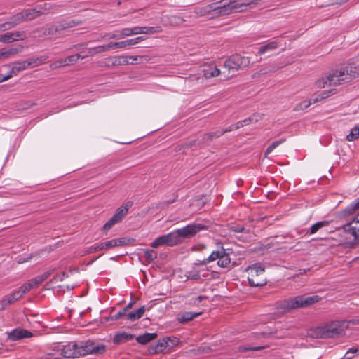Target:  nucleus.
Listing matches in <instances>:
<instances>
[{"mask_svg":"<svg viewBox=\"0 0 359 359\" xmlns=\"http://www.w3.org/2000/svg\"><path fill=\"white\" fill-rule=\"evenodd\" d=\"M116 48H125L126 46H129L128 40L116 42Z\"/></svg>","mask_w":359,"mask_h":359,"instance_id":"57","label":"nucleus"},{"mask_svg":"<svg viewBox=\"0 0 359 359\" xmlns=\"http://www.w3.org/2000/svg\"><path fill=\"white\" fill-rule=\"evenodd\" d=\"M177 244H179V239L177 237L175 231H173L168 234L156 238L151 242V246L154 248H156L161 245L172 247Z\"/></svg>","mask_w":359,"mask_h":359,"instance_id":"12","label":"nucleus"},{"mask_svg":"<svg viewBox=\"0 0 359 359\" xmlns=\"http://www.w3.org/2000/svg\"><path fill=\"white\" fill-rule=\"evenodd\" d=\"M8 337H33V334L27 330L21 327H17L8 333Z\"/></svg>","mask_w":359,"mask_h":359,"instance_id":"25","label":"nucleus"},{"mask_svg":"<svg viewBox=\"0 0 359 359\" xmlns=\"http://www.w3.org/2000/svg\"><path fill=\"white\" fill-rule=\"evenodd\" d=\"M359 353V349L357 348H350L345 354V359H351V357H349L350 354H356Z\"/></svg>","mask_w":359,"mask_h":359,"instance_id":"53","label":"nucleus"},{"mask_svg":"<svg viewBox=\"0 0 359 359\" xmlns=\"http://www.w3.org/2000/svg\"><path fill=\"white\" fill-rule=\"evenodd\" d=\"M144 34L159 33L162 31L161 27H144Z\"/></svg>","mask_w":359,"mask_h":359,"instance_id":"41","label":"nucleus"},{"mask_svg":"<svg viewBox=\"0 0 359 359\" xmlns=\"http://www.w3.org/2000/svg\"><path fill=\"white\" fill-rule=\"evenodd\" d=\"M254 2H251L253 4ZM250 3H239L238 1L224 2V0L217 1L203 6L194 8V13L198 16H209L211 18L228 15L233 13L245 11Z\"/></svg>","mask_w":359,"mask_h":359,"instance_id":"1","label":"nucleus"},{"mask_svg":"<svg viewBox=\"0 0 359 359\" xmlns=\"http://www.w3.org/2000/svg\"><path fill=\"white\" fill-rule=\"evenodd\" d=\"M31 280H32V282H34L33 284H34V287L39 286L40 284H41L43 282V280H42V278L40 276H38L33 279H31Z\"/></svg>","mask_w":359,"mask_h":359,"instance_id":"56","label":"nucleus"},{"mask_svg":"<svg viewBox=\"0 0 359 359\" xmlns=\"http://www.w3.org/2000/svg\"><path fill=\"white\" fill-rule=\"evenodd\" d=\"M217 259V265L219 267L228 268L230 266L231 258L229 257V255L226 252V250L222 246H221L218 250L212 251L208 257L199 261L198 263H195L194 265L196 267L199 265H205L208 263Z\"/></svg>","mask_w":359,"mask_h":359,"instance_id":"7","label":"nucleus"},{"mask_svg":"<svg viewBox=\"0 0 359 359\" xmlns=\"http://www.w3.org/2000/svg\"><path fill=\"white\" fill-rule=\"evenodd\" d=\"M355 212V210L353 208V207L350 204L340 212V215L341 217H347L353 215Z\"/></svg>","mask_w":359,"mask_h":359,"instance_id":"38","label":"nucleus"},{"mask_svg":"<svg viewBox=\"0 0 359 359\" xmlns=\"http://www.w3.org/2000/svg\"><path fill=\"white\" fill-rule=\"evenodd\" d=\"M51 275V271H47L44 272L43 274L40 275L42 280H46Z\"/></svg>","mask_w":359,"mask_h":359,"instance_id":"63","label":"nucleus"},{"mask_svg":"<svg viewBox=\"0 0 359 359\" xmlns=\"http://www.w3.org/2000/svg\"><path fill=\"white\" fill-rule=\"evenodd\" d=\"M103 53V50L102 48V46H97L93 48H88V55L93 57L97 54Z\"/></svg>","mask_w":359,"mask_h":359,"instance_id":"39","label":"nucleus"},{"mask_svg":"<svg viewBox=\"0 0 359 359\" xmlns=\"http://www.w3.org/2000/svg\"><path fill=\"white\" fill-rule=\"evenodd\" d=\"M104 37L107 38L108 39H121L119 37V33L118 34H106Z\"/></svg>","mask_w":359,"mask_h":359,"instance_id":"60","label":"nucleus"},{"mask_svg":"<svg viewBox=\"0 0 359 359\" xmlns=\"http://www.w3.org/2000/svg\"><path fill=\"white\" fill-rule=\"evenodd\" d=\"M57 6L50 3H44L36 5L34 8L36 11V15L41 16L50 13Z\"/></svg>","mask_w":359,"mask_h":359,"instance_id":"18","label":"nucleus"},{"mask_svg":"<svg viewBox=\"0 0 359 359\" xmlns=\"http://www.w3.org/2000/svg\"><path fill=\"white\" fill-rule=\"evenodd\" d=\"M13 35V38L15 39V41L23 40L26 38V33L25 31H16L11 32Z\"/></svg>","mask_w":359,"mask_h":359,"instance_id":"43","label":"nucleus"},{"mask_svg":"<svg viewBox=\"0 0 359 359\" xmlns=\"http://www.w3.org/2000/svg\"><path fill=\"white\" fill-rule=\"evenodd\" d=\"M249 64L250 59L248 57L236 54L233 55L225 60L224 62V67L229 72L231 71L236 72L248 66Z\"/></svg>","mask_w":359,"mask_h":359,"instance_id":"9","label":"nucleus"},{"mask_svg":"<svg viewBox=\"0 0 359 359\" xmlns=\"http://www.w3.org/2000/svg\"><path fill=\"white\" fill-rule=\"evenodd\" d=\"M13 27L10 21L0 24V32L12 29Z\"/></svg>","mask_w":359,"mask_h":359,"instance_id":"50","label":"nucleus"},{"mask_svg":"<svg viewBox=\"0 0 359 359\" xmlns=\"http://www.w3.org/2000/svg\"><path fill=\"white\" fill-rule=\"evenodd\" d=\"M280 46V44L276 41H270L268 43L262 46L259 50L258 54L262 55L264 54L269 51H273L278 48Z\"/></svg>","mask_w":359,"mask_h":359,"instance_id":"22","label":"nucleus"},{"mask_svg":"<svg viewBox=\"0 0 359 359\" xmlns=\"http://www.w3.org/2000/svg\"><path fill=\"white\" fill-rule=\"evenodd\" d=\"M344 229L346 233L353 237L351 242V245H354L359 241V228L352 226V224H348L344 226Z\"/></svg>","mask_w":359,"mask_h":359,"instance_id":"19","label":"nucleus"},{"mask_svg":"<svg viewBox=\"0 0 359 359\" xmlns=\"http://www.w3.org/2000/svg\"><path fill=\"white\" fill-rule=\"evenodd\" d=\"M31 66V62L29 60L14 62L13 65L11 68V72L13 74H16L20 71L25 70Z\"/></svg>","mask_w":359,"mask_h":359,"instance_id":"24","label":"nucleus"},{"mask_svg":"<svg viewBox=\"0 0 359 359\" xmlns=\"http://www.w3.org/2000/svg\"><path fill=\"white\" fill-rule=\"evenodd\" d=\"M266 347H268V346H249V347L244 348V350L245 351H261Z\"/></svg>","mask_w":359,"mask_h":359,"instance_id":"55","label":"nucleus"},{"mask_svg":"<svg viewBox=\"0 0 359 359\" xmlns=\"http://www.w3.org/2000/svg\"><path fill=\"white\" fill-rule=\"evenodd\" d=\"M102 250H103V246H102L101 243H99V244H95V245H92L89 248L88 252L89 253H93V252H96L97 251Z\"/></svg>","mask_w":359,"mask_h":359,"instance_id":"51","label":"nucleus"},{"mask_svg":"<svg viewBox=\"0 0 359 359\" xmlns=\"http://www.w3.org/2000/svg\"><path fill=\"white\" fill-rule=\"evenodd\" d=\"M320 297L318 295L309 296L304 297L303 296H297L282 302L280 308L284 312L288 311L293 309L305 307L313 304L320 300Z\"/></svg>","mask_w":359,"mask_h":359,"instance_id":"6","label":"nucleus"},{"mask_svg":"<svg viewBox=\"0 0 359 359\" xmlns=\"http://www.w3.org/2000/svg\"><path fill=\"white\" fill-rule=\"evenodd\" d=\"M128 240L126 238L112 239L106 242L101 243L103 250H109L116 246H123L127 245Z\"/></svg>","mask_w":359,"mask_h":359,"instance_id":"17","label":"nucleus"},{"mask_svg":"<svg viewBox=\"0 0 359 359\" xmlns=\"http://www.w3.org/2000/svg\"><path fill=\"white\" fill-rule=\"evenodd\" d=\"M22 12L24 14L25 21L32 20L39 17L38 15H36V11L34 8L25 9L22 11Z\"/></svg>","mask_w":359,"mask_h":359,"instance_id":"29","label":"nucleus"},{"mask_svg":"<svg viewBox=\"0 0 359 359\" xmlns=\"http://www.w3.org/2000/svg\"><path fill=\"white\" fill-rule=\"evenodd\" d=\"M22 297L18 290L13 291L9 296L4 297L0 301V311L4 310L6 307L11 305Z\"/></svg>","mask_w":359,"mask_h":359,"instance_id":"16","label":"nucleus"},{"mask_svg":"<svg viewBox=\"0 0 359 359\" xmlns=\"http://www.w3.org/2000/svg\"><path fill=\"white\" fill-rule=\"evenodd\" d=\"M55 28H57V33L60 34L62 31H66L65 20L63 19L54 22Z\"/></svg>","mask_w":359,"mask_h":359,"instance_id":"44","label":"nucleus"},{"mask_svg":"<svg viewBox=\"0 0 359 359\" xmlns=\"http://www.w3.org/2000/svg\"><path fill=\"white\" fill-rule=\"evenodd\" d=\"M351 206L355 210V211H358L359 210V197L354 200L351 203Z\"/></svg>","mask_w":359,"mask_h":359,"instance_id":"59","label":"nucleus"},{"mask_svg":"<svg viewBox=\"0 0 359 359\" xmlns=\"http://www.w3.org/2000/svg\"><path fill=\"white\" fill-rule=\"evenodd\" d=\"M133 35L144 34V27H131Z\"/></svg>","mask_w":359,"mask_h":359,"instance_id":"54","label":"nucleus"},{"mask_svg":"<svg viewBox=\"0 0 359 359\" xmlns=\"http://www.w3.org/2000/svg\"><path fill=\"white\" fill-rule=\"evenodd\" d=\"M311 101L310 100H304L301 102L300 103L297 104L294 108V111H300V110H304L306 108H308L311 105Z\"/></svg>","mask_w":359,"mask_h":359,"instance_id":"40","label":"nucleus"},{"mask_svg":"<svg viewBox=\"0 0 359 359\" xmlns=\"http://www.w3.org/2000/svg\"><path fill=\"white\" fill-rule=\"evenodd\" d=\"M264 337H268L269 335L273 334V333L271 331V328L269 326H266L262 332Z\"/></svg>","mask_w":359,"mask_h":359,"instance_id":"58","label":"nucleus"},{"mask_svg":"<svg viewBox=\"0 0 359 359\" xmlns=\"http://www.w3.org/2000/svg\"><path fill=\"white\" fill-rule=\"evenodd\" d=\"M41 31L42 32L43 36H50V35H56L57 33V28H55V25L54 22L48 23L45 26L41 27L40 29H37L35 32Z\"/></svg>","mask_w":359,"mask_h":359,"instance_id":"21","label":"nucleus"},{"mask_svg":"<svg viewBox=\"0 0 359 359\" xmlns=\"http://www.w3.org/2000/svg\"><path fill=\"white\" fill-rule=\"evenodd\" d=\"M203 72L206 79L218 76L221 73L220 70L215 65L205 67L203 69Z\"/></svg>","mask_w":359,"mask_h":359,"instance_id":"20","label":"nucleus"},{"mask_svg":"<svg viewBox=\"0 0 359 359\" xmlns=\"http://www.w3.org/2000/svg\"><path fill=\"white\" fill-rule=\"evenodd\" d=\"M201 313V312H184L178 314L177 320L182 323H187L198 316Z\"/></svg>","mask_w":359,"mask_h":359,"instance_id":"23","label":"nucleus"},{"mask_svg":"<svg viewBox=\"0 0 359 359\" xmlns=\"http://www.w3.org/2000/svg\"><path fill=\"white\" fill-rule=\"evenodd\" d=\"M230 231L237 233L244 232L245 228L241 225H233L230 227Z\"/></svg>","mask_w":359,"mask_h":359,"instance_id":"52","label":"nucleus"},{"mask_svg":"<svg viewBox=\"0 0 359 359\" xmlns=\"http://www.w3.org/2000/svg\"><path fill=\"white\" fill-rule=\"evenodd\" d=\"M101 46H102L103 52L108 51L109 50H110L111 48H116V47H117L116 42H110L107 44H104V45H101Z\"/></svg>","mask_w":359,"mask_h":359,"instance_id":"49","label":"nucleus"},{"mask_svg":"<svg viewBox=\"0 0 359 359\" xmlns=\"http://www.w3.org/2000/svg\"><path fill=\"white\" fill-rule=\"evenodd\" d=\"M248 273V280L250 286L260 287L266 284L264 277V268L259 263L252 264L246 269Z\"/></svg>","mask_w":359,"mask_h":359,"instance_id":"8","label":"nucleus"},{"mask_svg":"<svg viewBox=\"0 0 359 359\" xmlns=\"http://www.w3.org/2000/svg\"><path fill=\"white\" fill-rule=\"evenodd\" d=\"M285 141V139L283 138L279 140L274 141L272 142L266 149V154H269L273 151L274 149L278 147L280 144L283 143Z\"/></svg>","mask_w":359,"mask_h":359,"instance_id":"35","label":"nucleus"},{"mask_svg":"<svg viewBox=\"0 0 359 359\" xmlns=\"http://www.w3.org/2000/svg\"><path fill=\"white\" fill-rule=\"evenodd\" d=\"M128 208L126 207L124 208H119L116 212L111 217V218L107 221L104 225L103 226L102 229L104 231H109L114 224L116 223L121 222L124 216L126 215L128 212Z\"/></svg>","mask_w":359,"mask_h":359,"instance_id":"13","label":"nucleus"},{"mask_svg":"<svg viewBox=\"0 0 359 359\" xmlns=\"http://www.w3.org/2000/svg\"><path fill=\"white\" fill-rule=\"evenodd\" d=\"M133 302H130L128 303L123 309V310H125V313H132L131 311H130L132 307H133ZM135 311H133V312H134Z\"/></svg>","mask_w":359,"mask_h":359,"instance_id":"61","label":"nucleus"},{"mask_svg":"<svg viewBox=\"0 0 359 359\" xmlns=\"http://www.w3.org/2000/svg\"><path fill=\"white\" fill-rule=\"evenodd\" d=\"M13 41H15V39L13 38L11 32H8L0 35V42L9 43Z\"/></svg>","mask_w":359,"mask_h":359,"instance_id":"36","label":"nucleus"},{"mask_svg":"<svg viewBox=\"0 0 359 359\" xmlns=\"http://www.w3.org/2000/svg\"><path fill=\"white\" fill-rule=\"evenodd\" d=\"M138 343L147 345L150 354H156L179 343V338H136Z\"/></svg>","mask_w":359,"mask_h":359,"instance_id":"5","label":"nucleus"},{"mask_svg":"<svg viewBox=\"0 0 359 359\" xmlns=\"http://www.w3.org/2000/svg\"><path fill=\"white\" fill-rule=\"evenodd\" d=\"M20 50H21L20 48H12L7 50H4V58H8V57H10L11 55H16L17 53L20 52Z\"/></svg>","mask_w":359,"mask_h":359,"instance_id":"45","label":"nucleus"},{"mask_svg":"<svg viewBox=\"0 0 359 359\" xmlns=\"http://www.w3.org/2000/svg\"><path fill=\"white\" fill-rule=\"evenodd\" d=\"M34 282H32L30 280L27 283L22 285L18 290V292L20 294L21 297L23 296L24 294L29 292L31 289L34 287L33 284Z\"/></svg>","mask_w":359,"mask_h":359,"instance_id":"32","label":"nucleus"},{"mask_svg":"<svg viewBox=\"0 0 359 359\" xmlns=\"http://www.w3.org/2000/svg\"><path fill=\"white\" fill-rule=\"evenodd\" d=\"M144 254L147 262L151 263L157 258V253L153 250H145Z\"/></svg>","mask_w":359,"mask_h":359,"instance_id":"33","label":"nucleus"},{"mask_svg":"<svg viewBox=\"0 0 359 359\" xmlns=\"http://www.w3.org/2000/svg\"><path fill=\"white\" fill-rule=\"evenodd\" d=\"M358 75L359 69L357 67L351 65L341 66L320 79L316 81V86L325 88L327 86L342 85L351 82Z\"/></svg>","mask_w":359,"mask_h":359,"instance_id":"2","label":"nucleus"},{"mask_svg":"<svg viewBox=\"0 0 359 359\" xmlns=\"http://www.w3.org/2000/svg\"><path fill=\"white\" fill-rule=\"evenodd\" d=\"M65 20V25L66 30L78 26L82 23V21L77 19H63Z\"/></svg>","mask_w":359,"mask_h":359,"instance_id":"31","label":"nucleus"},{"mask_svg":"<svg viewBox=\"0 0 359 359\" xmlns=\"http://www.w3.org/2000/svg\"><path fill=\"white\" fill-rule=\"evenodd\" d=\"M107 60L108 61V63H106L104 66L108 68L112 66H121L133 64V62H130L129 57L124 55H115L113 57H109L107 58Z\"/></svg>","mask_w":359,"mask_h":359,"instance_id":"15","label":"nucleus"},{"mask_svg":"<svg viewBox=\"0 0 359 359\" xmlns=\"http://www.w3.org/2000/svg\"><path fill=\"white\" fill-rule=\"evenodd\" d=\"M358 320H334L327 323L322 326H318L312 330L315 337H334L346 335V330L349 328L351 324L358 323Z\"/></svg>","mask_w":359,"mask_h":359,"instance_id":"4","label":"nucleus"},{"mask_svg":"<svg viewBox=\"0 0 359 359\" xmlns=\"http://www.w3.org/2000/svg\"><path fill=\"white\" fill-rule=\"evenodd\" d=\"M250 122V118H246L245 120L240 121L237 122L236 123L233 124V128H234L235 130H237L245 125L249 124Z\"/></svg>","mask_w":359,"mask_h":359,"instance_id":"48","label":"nucleus"},{"mask_svg":"<svg viewBox=\"0 0 359 359\" xmlns=\"http://www.w3.org/2000/svg\"><path fill=\"white\" fill-rule=\"evenodd\" d=\"M329 225L328 221H320L315 223L313 224L309 231H307L306 233L308 234H314L316 233L319 229L325 227Z\"/></svg>","mask_w":359,"mask_h":359,"instance_id":"26","label":"nucleus"},{"mask_svg":"<svg viewBox=\"0 0 359 359\" xmlns=\"http://www.w3.org/2000/svg\"><path fill=\"white\" fill-rule=\"evenodd\" d=\"M145 311V306L140 307L138 309L135 310L134 312L132 313H125V310H123L122 309L114 315H112L110 317L107 318V320H109V319L112 320L124 319L128 320L130 322H134L142 318Z\"/></svg>","mask_w":359,"mask_h":359,"instance_id":"11","label":"nucleus"},{"mask_svg":"<svg viewBox=\"0 0 359 359\" xmlns=\"http://www.w3.org/2000/svg\"><path fill=\"white\" fill-rule=\"evenodd\" d=\"M81 55L80 54H75L70 55L69 57H67L65 59V62L67 63V66L69 65L74 64L78 62V60L80 59Z\"/></svg>","mask_w":359,"mask_h":359,"instance_id":"37","label":"nucleus"},{"mask_svg":"<svg viewBox=\"0 0 359 359\" xmlns=\"http://www.w3.org/2000/svg\"><path fill=\"white\" fill-rule=\"evenodd\" d=\"M224 134V132L220 130H217L215 132H210L206 134H204L202 137V140L203 142H209L215 138H218Z\"/></svg>","mask_w":359,"mask_h":359,"instance_id":"27","label":"nucleus"},{"mask_svg":"<svg viewBox=\"0 0 359 359\" xmlns=\"http://www.w3.org/2000/svg\"><path fill=\"white\" fill-rule=\"evenodd\" d=\"M359 138V125L353 128L350 133L346 136L348 141H354Z\"/></svg>","mask_w":359,"mask_h":359,"instance_id":"30","label":"nucleus"},{"mask_svg":"<svg viewBox=\"0 0 359 359\" xmlns=\"http://www.w3.org/2000/svg\"><path fill=\"white\" fill-rule=\"evenodd\" d=\"M106 346L88 339L79 344L70 343L63 346L62 354L68 358H76L89 354H100L105 351Z\"/></svg>","mask_w":359,"mask_h":359,"instance_id":"3","label":"nucleus"},{"mask_svg":"<svg viewBox=\"0 0 359 359\" xmlns=\"http://www.w3.org/2000/svg\"><path fill=\"white\" fill-rule=\"evenodd\" d=\"M9 21L11 22L13 27L22 22H25L23 12L22 11L14 15L11 18Z\"/></svg>","mask_w":359,"mask_h":359,"instance_id":"28","label":"nucleus"},{"mask_svg":"<svg viewBox=\"0 0 359 359\" xmlns=\"http://www.w3.org/2000/svg\"><path fill=\"white\" fill-rule=\"evenodd\" d=\"M67 66V63L65 62V59L58 60L50 65V68L55 69L62 67Z\"/></svg>","mask_w":359,"mask_h":359,"instance_id":"46","label":"nucleus"},{"mask_svg":"<svg viewBox=\"0 0 359 359\" xmlns=\"http://www.w3.org/2000/svg\"><path fill=\"white\" fill-rule=\"evenodd\" d=\"M48 59V55H41L37 58L29 59L31 66L36 67L44 63Z\"/></svg>","mask_w":359,"mask_h":359,"instance_id":"34","label":"nucleus"},{"mask_svg":"<svg viewBox=\"0 0 359 359\" xmlns=\"http://www.w3.org/2000/svg\"><path fill=\"white\" fill-rule=\"evenodd\" d=\"M145 39L144 36H137L134 39H127L129 46H133L139 43L140 42L144 41Z\"/></svg>","mask_w":359,"mask_h":359,"instance_id":"47","label":"nucleus"},{"mask_svg":"<svg viewBox=\"0 0 359 359\" xmlns=\"http://www.w3.org/2000/svg\"><path fill=\"white\" fill-rule=\"evenodd\" d=\"M132 28L125 27L119 32V37L123 39L125 37L133 36Z\"/></svg>","mask_w":359,"mask_h":359,"instance_id":"42","label":"nucleus"},{"mask_svg":"<svg viewBox=\"0 0 359 359\" xmlns=\"http://www.w3.org/2000/svg\"><path fill=\"white\" fill-rule=\"evenodd\" d=\"M209 276V270L207 267L198 269L194 266L191 271L187 272V278L189 280H198L201 279H207Z\"/></svg>","mask_w":359,"mask_h":359,"instance_id":"14","label":"nucleus"},{"mask_svg":"<svg viewBox=\"0 0 359 359\" xmlns=\"http://www.w3.org/2000/svg\"><path fill=\"white\" fill-rule=\"evenodd\" d=\"M199 145L198 140H192L184 144L185 147H191L192 146Z\"/></svg>","mask_w":359,"mask_h":359,"instance_id":"64","label":"nucleus"},{"mask_svg":"<svg viewBox=\"0 0 359 359\" xmlns=\"http://www.w3.org/2000/svg\"><path fill=\"white\" fill-rule=\"evenodd\" d=\"M207 229V226L201 224H191L183 228L175 230L177 237L179 239V243L182 242V238H189L194 236L198 232Z\"/></svg>","mask_w":359,"mask_h":359,"instance_id":"10","label":"nucleus"},{"mask_svg":"<svg viewBox=\"0 0 359 359\" xmlns=\"http://www.w3.org/2000/svg\"><path fill=\"white\" fill-rule=\"evenodd\" d=\"M181 21V18L177 16L172 15L170 17V22L172 23L179 24Z\"/></svg>","mask_w":359,"mask_h":359,"instance_id":"62","label":"nucleus"}]
</instances>
